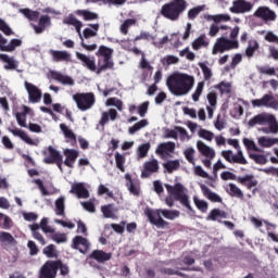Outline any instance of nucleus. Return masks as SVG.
I'll return each mask as SVG.
<instances>
[{
  "label": "nucleus",
  "mask_w": 278,
  "mask_h": 278,
  "mask_svg": "<svg viewBox=\"0 0 278 278\" xmlns=\"http://www.w3.org/2000/svg\"><path fill=\"white\" fill-rule=\"evenodd\" d=\"M75 14L83 16L84 21H97L99 18V14L89 10H76Z\"/></svg>",
  "instance_id": "f704fd0d"
},
{
  "label": "nucleus",
  "mask_w": 278,
  "mask_h": 278,
  "mask_svg": "<svg viewBox=\"0 0 278 278\" xmlns=\"http://www.w3.org/2000/svg\"><path fill=\"white\" fill-rule=\"evenodd\" d=\"M275 121V115H270L268 113H260L252 117L248 125L250 127H255V125H268V123Z\"/></svg>",
  "instance_id": "f3484780"
},
{
  "label": "nucleus",
  "mask_w": 278,
  "mask_h": 278,
  "mask_svg": "<svg viewBox=\"0 0 278 278\" xmlns=\"http://www.w3.org/2000/svg\"><path fill=\"white\" fill-rule=\"evenodd\" d=\"M101 212L104 218H116V214H114V204H106L101 206Z\"/></svg>",
  "instance_id": "a18cd8bd"
},
{
  "label": "nucleus",
  "mask_w": 278,
  "mask_h": 278,
  "mask_svg": "<svg viewBox=\"0 0 278 278\" xmlns=\"http://www.w3.org/2000/svg\"><path fill=\"white\" fill-rule=\"evenodd\" d=\"M0 31H2L4 36H14V31L12 30L10 25H8V23H5V21H3L1 17H0Z\"/></svg>",
  "instance_id": "e2e57ef3"
},
{
  "label": "nucleus",
  "mask_w": 278,
  "mask_h": 278,
  "mask_svg": "<svg viewBox=\"0 0 278 278\" xmlns=\"http://www.w3.org/2000/svg\"><path fill=\"white\" fill-rule=\"evenodd\" d=\"M125 179L128 180V182L126 184V188H128L129 193L138 197V194H140V190H138V187L135 186L134 180L131 179V175L126 174Z\"/></svg>",
  "instance_id": "c03bdc74"
},
{
  "label": "nucleus",
  "mask_w": 278,
  "mask_h": 278,
  "mask_svg": "<svg viewBox=\"0 0 278 278\" xmlns=\"http://www.w3.org/2000/svg\"><path fill=\"white\" fill-rule=\"evenodd\" d=\"M132 25H136V20L134 18L126 20L119 27L121 33L124 34V36H127V34H129V27H131Z\"/></svg>",
  "instance_id": "6e6d98bb"
},
{
  "label": "nucleus",
  "mask_w": 278,
  "mask_h": 278,
  "mask_svg": "<svg viewBox=\"0 0 278 278\" xmlns=\"http://www.w3.org/2000/svg\"><path fill=\"white\" fill-rule=\"evenodd\" d=\"M0 60L7 63L4 65L5 71H16L18 68V63L8 54H0Z\"/></svg>",
  "instance_id": "473e14b6"
},
{
  "label": "nucleus",
  "mask_w": 278,
  "mask_h": 278,
  "mask_svg": "<svg viewBox=\"0 0 278 278\" xmlns=\"http://www.w3.org/2000/svg\"><path fill=\"white\" fill-rule=\"evenodd\" d=\"M240 43L238 40H230L225 37H219L213 46L212 54L217 55V53H225V51H231V49H238Z\"/></svg>",
  "instance_id": "6e6552de"
},
{
  "label": "nucleus",
  "mask_w": 278,
  "mask_h": 278,
  "mask_svg": "<svg viewBox=\"0 0 278 278\" xmlns=\"http://www.w3.org/2000/svg\"><path fill=\"white\" fill-rule=\"evenodd\" d=\"M194 153H197V151H195L194 148H192V147L187 148V149L184 151L185 159L187 160V162H189V164H192L193 166H194V164H195V161H194Z\"/></svg>",
  "instance_id": "4d7b16f0"
},
{
  "label": "nucleus",
  "mask_w": 278,
  "mask_h": 278,
  "mask_svg": "<svg viewBox=\"0 0 278 278\" xmlns=\"http://www.w3.org/2000/svg\"><path fill=\"white\" fill-rule=\"evenodd\" d=\"M125 155L116 152L115 153V164H116V168H118V170H121V173H125Z\"/></svg>",
  "instance_id": "3c124183"
},
{
  "label": "nucleus",
  "mask_w": 278,
  "mask_h": 278,
  "mask_svg": "<svg viewBox=\"0 0 278 278\" xmlns=\"http://www.w3.org/2000/svg\"><path fill=\"white\" fill-rule=\"evenodd\" d=\"M76 58L81 62L85 68H88L91 73H97V61L94 60V56L90 58L84 53L76 52Z\"/></svg>",
  "instance_id": "a211bd4d"
},
{
  "label": "nucleus",
  "mask_w": 278,
  "mask_h": 278,
  "mask_svg": "<svg viewBox=\"0 0 278 278\" xmlns=\"http://www.w3.org/2000/svg\"><path fill=\"white\" fill-rule=\"evenodd\" d=\"M268 155H270V153H267V154H260V153H253V152L249 153L250 160H253V162H255V164H258L260 166H264V164H268Z\"/></svg>",
  "instance_id": "2f4dec72"
},
{
  "label": "nucleus",
  "mask_w": 278,
  "mask_h": 278,
  "mask_svg": "<svg viewBox=\"0 0 278 278\" xmlns=\"http://www.w3.org/2000/svg\"><path fill=\"white\" fill-rule=\"evenodd\" d=\"M193 202L195 204V207H198L200 212H202L203 214L207 212V202H205L204 200H199L197 197L193 198Z\"/></svg>",
  "instance_id": "69168bd1"
},
{
  "label": "nucleus",
  "mask_w": 278,
  "mask_h": 278,
  "mask_svg": "<svg viewBox=\"0 0 278 278\" xmlns=\"http://www.w3.org/2000/svg\"><path fill=\"white\" fill-rule=\"evenodd\" d=\"M58 261H47L40 268V278H55L58 277Z\"/></svg>",
  "instance_id": "1a4fd4ad"
},
{
  "label": "nucleus",
  "mask_w": 278,
  "mask_h": 278,
  "mask_svg": "<svg viewBox=\"0 0 278 278\" xmlns=\"http://www.w3.org/2000/svg\"><path fill=\"white\" fill-rule=\"evenodd\" d=\"M253 16L261 18L265 23L277 21V13H275V11L270 10L268 7H258Z\"/></svg>",
  "instance_id": "ddd939ff"
},
{
  "label": "nucleus",
  "mask_w": 278,
  "mask_h": 278,
  "mask_svg": "<svg viewBox=\"0 0 278 278\" xmlns=\"http://www.w3.org/2000/svg\"><path fill=\"white\" fill-rule=\"evenodd\" d=\"M63 156L60 154V151L55 150L52 146L48 147V156L43 159L45 164H55Z\"/></svg>",
  "instance_id": "a878e982"
},
{
  "label": "nucleus",
  "mask_w": 278,
  "mask_h": 278,
  "mask_svg": "<svg viewBox=\"0 0 278 278\" xmlns=\"http://www.w3.org/2000/svg\"><path fill=\"white\" fill-rule=\"evenodd\" d=\"M96 55L98 58L97 75H101L105 71H114V49L100 46Z\"/></svg>",
  "instance_id": "7ed1b4c3"
},
{
  "label": "nucleus",
  "mask_w": 278,
  "mask_h": 278,
  "mask_svg": "<svg viewBox=\"0 0 278 278\" xmlns=\"http://www.w3.org/2000/svg\"><path fill=\"white\" fill-rule=\"evenodd\" d=\"M218 218H227V212L220 208H213L206 216V220H218Z\"/></svg>",
  "instance_id": "4c0bfd02"
},
{
  "label": "nucleus",
  "mask_w": 278,
  "mask_h": 278,
  "mask_svg": "<svg viewBox=\"0 0 278 278\" xmlns=\"http://www.w3.org/2000/svg\"><path fill=\"white\" fill-rule=\"evenodd\" d=\"M179 160H174V161H167L166 163H163V167L167 173H173L174 170H179Z\"/></svg>",
  "instance_id": "09e8293b"
},
{
  "label": "nucleus",
  "mask_w": 278,
  "mask_h": 278,
  "mask_svg": "<svg viewBox=\"0 0 278 278\" xmlns=\"http://www.w3.org/2000/svg\"><path fill=\"white\" fill-rule=\"evenodd\" d=\"M53 62H71V53L67 51L49 50Z\"/></svg>",
  "instance_id": "b1692460"
},
{
  "label": "nucleus",
  "mask_w": 278,
  "mask_h": 278,
  "mask_svg": "<svg viewBox=\"0 0 278 278\" xmlns=\"http://www.w3.org/2000/svg\"><path fill=\"white\" fill-rule=\"evenodd\" d=\"M116 118H118V112L115 109H110L102 113L99 125H101V127H105L110 121H115Z\"/></svg>",
  "instance_id": "393cba45"
},
{
  "label": "nucleus",
  "mask_w": 278,
  "mask_h": 278,
  "mask_svg": "<svg viewBox=\"0 0 278 278\" xmlns=\"http://www.w3.org/2000/svg\"><path fill=\"white\" fill-rule=\"evenodd\" d=\"M243 144L248 151H256V153H262V149L257 148V146L255 144V141H253L251 139L244 138Z\"/></svg>",
  "instance_id": "bf43d9fd"
},
{
  "label": "nucleus",
  "mask_w": 278,
  "mask_h": 278,
  "mask_svg": "<svg viewBox=\"0 0 278 278\" xmlns=\"http://www.w3.org/2000/svg\"><path fill=\"white\" fill-rule=\"evenodd\" d=\"M40 229H42L43 233H55V230L49 226V219L43 217L39 224Z\"/></svg>",
  "instance_id": "13d9d810"
},
{
  "label": "nucleus",
  "mask_w": 278,
  "mask_h": 278,
  "mask_svg": "<svg viewBox=\"0 0 278 278\" xmlns=\"http://www.w3.org/2000/svg\"><path fill=\"white\" fill-rule=\"evenodd\" d=\"M0 227L2 229H12V218L3 213H0Z\"/></svg>",
  "instance_id": "603ef678"
},
{
  "label": "nucleus",
  "mask_w": 278,
  "mask_h": 278,
  "mask_svg": "<svg viewBox=\"0 0 278 278\" xmlns=\"http://www.w3.org/2000/svg\"><path fill=\"white\" fill-rule=\"evenodd\" d=\"M160 170V163L157 159H153L143 164V170L141 172V177L143 179L149 178L153 175V173H157Z\"/></svg>",
  "instance_id": "dca6fc26"
},
{
  "label": "nucleus",
  "mask_w": 278,
  "mask_h": 278,
  "mask_svg": "<svg viewBox=\"0 0 278 278\" xmlns=\"http://www.w3.org/2000/svg\"><path fill=\"white\" fill-rule=\"evenodd\" d=\"M35 34H42L47 27H51V16L49 15H41L39 17L38 25H31Z\"/></svg>",
  "instance_id": "4be33fe9"
},
{
  "label": "nucleus",
  "mask_w": 278,
  "mask_h": 278,
  "mask_svg": "<svg viewBox=\"0 0 278 278\" xmlns=\"http://www.w3.org/2000/svg\"><path fill=\"white\" fill-rule=\"evenodd\" d=\"M216 90H219L220 94H231V84L222 81L214 86Z\"/></svg>",
  "instance_id": "de8ad7c7"
},
{
  "label": "nucleus",
  "mask_w": 278,
  "mask_h": 278,
  "mask_svg": "<svg viewBox=\"0 0 278 278\" xmlns=\"http://www.w3.org/2000/svg\"><path fill=\"white\" fill-rule=\"evenodd\" d=\"M156 212H159V214H161L167 220H175V218H179V216L181 214L177 210L170 211V210H166V208H164V210L160 208V210H156Z\"/></svg>",
  "instance_id": "72a5a7b5"
},
{
  "label": "nucleus",
  "mask_w": 278,
  "mask_h": 278,
  "mask_svg": "<svg viewBox=\"0 0 278 278\" xmlns=\"http://www.w3.org/2000/svg\"><path fill=\"white\" fill-rule=\"evenodd\" d=\"M60 129L63 132L66 140H71L72 142H77V136H75V132H73L71 128L66 126V124H60Z\"/></svg>",
  "instance_id": "ea45409f"
},
{
  "label": "nucleus",
  "mask_w": 278,
  "mask_h": 278,
  "mask_svg": "<svg viewBox=\"0 0 278 278\" xmlns=\"http://www.w3.org/2000/svg\"><path fill=\"white\" fill-rule=\"evenodd\" d=\"M89 260H94L98 264H105V262L112 260V253H108L103 250H93L89 254Z\"/></svg>",
  "instance_id": "aec40b11"
},
{
  "label": "nucleus",
  "mask_w": 278,
  "mask_h": 278,
  "mask_svg": "<svg viewBox=\"0 0 278 278\" xmlns=\"http://www.w3.org/2000/svg\"><path fill=\"white\" fill-rule=\"evenodd\" d=\"M70 192L71 194H76L78 199H88L90 197V192H88V189L81 182L72 185Z\"/></svg>",
  "instance_id": "5701e85b"
},
{
  "label": "nucleus",
  "mask_w": 278,
  "mask_h": 278,
  "mask_svg": "<svg viewBox=\"0 0 278 278\" xmlns=\"http://www.w3.org/2000/svg\"><path fill=\"white\" fill-rule=\"evenodd\" d=\"M149 149H151V143H142L141 146H139L138 156L140 159L147 157V155L149 154Z\"/></svg>",
  "instance_id": "0e129e2a"
},
{
  "label": "nucleus",
  "mask_w": 278,
  "mask_h": 278,
  "mask_svg": "<svg viewBox=\"0 0 278 278\" xmlns=\"http://www.w3.org/2000/svg\"><path fill=\"white\" fill-rule=\"evenodd\" d=\"M72 249L79 251V253L86 254L88 251H90V241L81 236H76L73 238Z\"/></svg>",
  "instance_id": "4468645a"
},
{
  "label": "nucleus",
  "mask_w": 278,
  "mask_h": 278,
  "mask_svg": "<svg viewBox=\"0 0 278 278\" xmlns=\"http://www.w3.org/2000/svg\"><path fill=\"white\" fill-rule=\"evenodd\" d=\"M165 188L169 197H174L175 201H179L189 212H193L192 205H190V198L186 194V188H184L181 182H177L175 186L165 185Z\"/></svg>",
  "instance_id": "39448f33"
},
{
  "label": "nucleus",
  "mask_w": 278,
  "mask_h": 278,
  "mask_svg": "<svg viewBox=\"0 0 278 278\" xmlns=\"http://www.w3.org/2000/svg\"><path fill=\"white\" fill-rule=\"evenodd\" d=\"M175 152V142L168 141L165 143H160L155 150L157 155H164V153H174Z\"/></svg>",
  "instance_id": "7c9ffc66"
},
{
  "label": "nucleus",
  "mask_w": 278,
  "mask_h": 278,
  "mask_svg": "<svg viewBox=\"0 0 278 278\" xmlns=\"http://www.w3.org/2000/svg\"><path fill=\"white\" fill-rule=\"evenodd\" d=\"M197 147L198 151H200L201 155H203L204 157L214 160V157L216 156V152H214V150L205 144L203 141H198Z\"/></svg>",
  "instance_id": "bb28decb"
},
{
  "label": "nucleus",
  "mask_w": 278,
  "mask_h": 278,
  "mask_svg": "<svg viewBox=\"0 0 278 278\" xmlns=\"http://www.w3.org/2000/svg\"><path fill=\"white\" fill-rule=\"evenodd\" d=\"M186 10H188V2L186 0H170L162 5L160 14L163 18L175 23L181 18Z\"/></svg>",
  "instance_id": "f03ea898"
},
{
  "label": "nucleus",
  "mask_w": 278,
  "mask_h": 278,
  "mask_svg": "<svg viewBox=\"0 0 278 278\" xmlns=\"http://www.w3.org/2000/svg\"><path fill=\"white\" fill-rule=\"evenodd\" d=\"M21 45H23V41H21V39H11V41L7 46L0 45V51L12 53V51H15L16 47H21Z\"/></svg>",
  "instance_id": "e433bc0d"
},
{
  "label": "nucleus",
  "mask_w": 278,
  "mask_h": 278,
  "mask_svg": "<svg viewBox=\"0 0 278 278\" xmlns=\"http://www.w3.org/2000/svg\"><path fill=\"white\" fill-rule=\"evenodd\" d=\"M21 13L28 20V21H38L40 18V12L33 11L30 9H21Z\"/></svg>",
  "instance_id": "37998d69"
},
{
  "label": "nucleus",
  "mask_w": 278,
  "mask_h": 278,
  "mask_svg": "<svg viewBox=\"0 0 278 278\" xmlns=\"http://www.w3.org/2000/svg\"><path fill=\"white\" fill-rule=\"evenodd\" d=\"M24 86L28 92L30 103H40V99H42V91H40L36 85L28 81H25Z\"/></svg>",
  "instance_id": "2eb2a0df"
},
{
  "label": "nucleus",
  "mask_w": 278,
  "mask_h": 278,
  "mask_svg": "<svg viewBox=\"0 0 278 278\" xmlns=\"http://www.w3.org/2000/svg\"><path fill=\"white\" fill-rule=\"evenodd\" d=\"M263 100V105L265 108H273L274 110H277L278 108V100H275V98L270 94H265L261 98Z\"/></svg>",
  "instance_id": "a19ab883"
},
{
  "label": "nucleus",
  "mask_w": 278,
  "mask_h": 278,
  "mask_svg": "<svg viewBox=\"0 0 278 278\" xmlns=\"http://www.w3.org/2000/svg\"><path fill=\"white\" fill-rule=\"evenodd\" d=\"M88 27H91V28H85L83 31V36L84 38H86V40H88V38H94V36H97V31H99L100 25L98 23L88 24Z\"/></svg>",
  "instance_id": "c9c22d12"
},
{
  "label": "nucleus",
  "mask_w": 278,
  "mask_h": 278,
  "mask_svg": "<svg viewBox=\"0 0 278 278\" xmlns=\"http://www.w3.org/2000/svg\"><path fill=\"white\" fill-rule=\"evenodd\" d=\"M226 192L227 194H229V197H232L235 199H244V193L242 192V189L236 186V184L233 182L228 184Z\"/></svg>",
  "instance_id": "c85d7f7f"
},
{
  "label": "nucleus",
  "mask_w": 278,
  "mask_h": 278,
  "mask_svg": "<svg viewBox=\"0 0 278 278\" xmlns=\"http://www.w3.org/2000/svg\"><path fill=\"white\" fill-rule=\"evenodd\" d=\"M148 125H149L148 119H141L137 122L134 126L129 127L128 132L130 134V136H134L136 131H140V129H143V127H147Z\"/></svg>",
  "instance_id": "49530a36"
},
{
  "label": "nucleus",
  "mask_w": 278,
  "mask_h": 278,
  "mask_svg": "<svg viewBox=\"0 0 278 278\" xmlns=\"http://www.w3.org/2000/svg\"><path fill=\"white\" fill-rule=\"evenodd\" d=\"M201 47H210V41H206L205 35H201L192 42V49L199 51Z\"/></svg>",
  "instance_id": "79ce46f5"
},
{
  "label": "nucleus",
  "mask_w": 278,
  "mask_h": 278,
  "mask_svg": "<svg viewBox=\"0 0 278 278\" xmlns=\"http://www.w3.org/2000/svg\"><path fill=\"white\" fill-rule=\"evenodd\" d=\"M106 105H114L119 112L123 111V101L118 98H109Z\"/></svg>",
  "instance_id": "338daca9"
},
{
  "label": "nucleus",
  "mask_w": 278,
  "mask_h": 278,
  "mask_svg": "<svg viewBox=\"0 0 278 278\" xmlns=\"http://www.w3.org/2000/svg\"><path fill=\"white\" fill-rule=\"evenodd\" d=\"M65 206H64V198H59L55 200V214L56 216H65Z\"/></svg>",
  "instance_id": "864d4df0"
},
{
  "label": "nucleus",
  "mask_w": 278,
  "mask_h": 278,
  "mask_svg": "<svg viewBox=\"0 0 278 278\" xmlns=\"http://www.w3.org/2000/svg\"><path fill=\"white\" fill-rule=\"evenodd\" d=\"M201 12H203V7L198 5V7L190 9L188 11L187 16H188L189 21H194V18H197V16H199V14H201Z\"/></svg>",
  "instance_id": "052dcab7"
},
{
  "label": "nucleus",
  "mask_w": 278,
  "mask_h": 278,
  "mask_svg": "<svg viewBox=\"0 0 278 278\" xmlns=\"http://www.w3.org/2000/svg\"><path fill=\"white\" fill-rule=\"evenodd\" d=\"M220 178L223 179V181H229V179L231 181H237L238 184H240L241 186H245V188H248V190H251L252 188H255L257 186V179H255V176L251 175V174H247L245 176H236V174L231 173V172H223L220 174Z\"/></svg>",
  "instance_id": "423d86ee"
},
{
  "label": "nucleus",
  "mask_w": 278,
  "mask_h": 278,
  "mask_svg": "<svg viewBox=\"0 0 278 278\" xmlns=\"http://www.w3.org/2000/svg\"><path fill=\"white\" fill-rule=\"evenodd\" d=\"M203 88H205V81L198 83V86L195 88V91L192 93V100L199 101L201 94H203Z\"/></svg>",
  "instance_id": "680f3d73"
},
{
  "label": "nucleus",
  "mask_w": 278,
  "mask_h": 278,
  "mask_svg": "<svg viewBox=\"0 0 278 278\" xmlns=\"http://www.w3.org/2000/svg\"><path fill=\"white\" fill-rule=\"evenodd\" d=\"M166 86L174 97H186L194 88V76L175 72L167 77Z\"/></svg>",
  "instance_id": "f257e3e1"
},
{
  "label": "nucleus",
  "mask_w": 278,
  "mask_h": 278,
  "mask_svg": "<svg viewBox=\"0 0 278 278\" xmlns=\"http://www.w3.org/2000/svg\"><path fill=\"white\" fill-rule=\"evenodd\" d=\"M251 10H253V3L247 0H235L230 8L232 14H247L251 12Z\"/></svg>",
  "instance_id": "f8f14e48"
},
{
  "label": "nucleus",
  "mask_w": 278,
  "mask_h": 278,
  "mask_svg": "<svg viewBox=\"0 0 278 278\" xmlns=\"http://www.w3.org/2000/svg\"><path fill=\"white\" fill-rule=\"evenodd\" d=\"M146 216L149 218V222L151 225H155L159 229H164L165 227H168L169 223L164 220L162 218V215L157 211H153L151 208L146 210L144 212Z\"/></svg>",
  "instance_id": "9d476101"
},
{
  "label": "nucleus",
  "mask_w": 278,
  "mask_h": 278,
  "mask_svg": "<svg viewBox=\"0 0 278 278\" xmlns=\"http://www.w3.org/2000/svg\"><path fill=\"white\" fill-rule=\"evenodd\" d=\"M9 131L17 138H21V140L26 142V144H29L30 147H38V140L34 141V139H31L29 135L24 130H21L18 128H9Z\"/></svg>",
  "instance_id": "412c9836"
},
{
  "label": "nucleus",
  "mask_w": 278,
  "mask_h": 278,
  "mask_svg": "<svg viewBox=\"0 0 278 278\" xmlns=\"http://www.w3.org/2000/svg\"><path fill=\"white\" fill-rule=\"evenodd\" d=\"M48 79H53V81H59V84H62L63 86H75V80L73 77L68 75H64L61 72L51 70L47 74Z\"/></svg>",
  "instance_id": "9b49d317"
},
{
  "label": "nucleus",
  "mask_w": 278,
  "mask_h": 278,
  "mask_svg": "<svg viewBox=\"0 0 278 278\" xmlns=\"http://www.w3.org/2000/svg\"><path fill=\"white\" fill-rule=\"evenodd\" d=\"M257 49H260V43L257 42V40H255V39L250 40L248 43V47L245 49L247 58H253V55H255V51H257Z\"/></svg>",
  "instance_id": "58836bf2"
},
{
  "label": "nucleus",
  "mask_w": 278,
  "mask_h": 278,
  "mask_svg": "<svg viewBox=\"0 0 278 278\" xmlns=\"http://www.w3.org/2000/svg\"><path fill=\"white\" fill-rule=\"evenodd\" d=\"M73 101H75L80 112H86L88 110H91L92 105H94V103L97 102V99L94 98V93L92 92H78L73 96Z\"/></svg>",
  "instance_id": "0eeeda50"
},
{
  "label": "nucleus",
  "mask_w": 278,
  "mask_h": 278,
  "mask_svg": "<svg viewBox=\"0 0 278 278\" xmlns=\"http://www.w3.org/2000/svg\"><path fill=\"white\" fill-rule=\"evenodd\" d=\"M65 155L64 165L67 168H75V162H77V157H79V152L75 149H65L63 151Z\"/></svg>",
  "instance_id": "6ab92c4d"
},
{
  "label": "nucleus",
  "mask_w": 278,
  "mask_h": 278,
  "mask_svg": "<svg viewBox=\"0 0 278 278\" xmlns=\"http://www.w3.org/2000/svg\"><path fill=\"white\" fill-rule=\"evenodd\" d=\"M199 66L203 73L204 81H210L214 75L212 73V68H210V66H207L205 63H199Z\"/></svg>",
  "instance_id": "5fc2aeb1"
},
{
  "label": "nucleus",
  "mask_w": 278,
  "mask_h": 278,
  "mask_svg": "<svg viewBox=\"0 0 278 278\" xmlns=\"http://www.w3.org/2000/svg\"><path fill=\"white\" fill-rule=\"evenodd\" d=\"M207 20L214 21V23H227L231 21V16L229 14L208 15Z\"/></svg>",
  "instance_id": "8fccbe9b"
},
{
  "label": "nucleus",
  "mask_w": 278,
  "mask_h": 278,
  "mask_svg": "<svg viewBox=\"0 0 278 278\" xmlns=\"http://www.w3.org/2000/svg\"><path fill=\"white\" fill-rule=\"evenodd\" d=\"M201 190L204 197H206L208 201H212V203H223V198H220V195H218L217 193L212 192V190H210L207 186L201 185Z\"/></svg>",
  "instance_id": "c756f323"
},
{
  "label": "nucleus",
  "mask_w": 278,
  "mask_h": 278,
  "mask_svg": "<svg viewBox=\"0 0 278 278\" xmlns=\"http://www.w3.org/2000/svg\"><path fill=\"white\" fill-rule=\"evenodd\" d=\"M228 144L233 147V149H237V154H233V151L231 150H224L222 151V157H224V160L229 164H241L247 166L249 161L244 157V153H242V150L240 149V142L238 139H228Z\"/></svg>",
  "instance_id": "20e7f679"
},
{
  "label": "nucleus",
  "mask_w": 278,
  "mask_h": 278,
  "mask_svg": "<svg viewBox=\"0 0 278 278\" xmlns=\"http://www.w3.org/2000/svg\"><path fill=\"white\" fill-rule=\"evenodd\" d=\"M0 242L2 247H16V244H18V241L14 239V236L5 231H0Z\"/></svg>",
  "instance_id": "cd10ccee"
},
{
  "label": "nucleus",
  "mask_w": 278,
  "mask_h": 278,
  "mask_svg": "<svg viewBox=\"0 0 278 278\" xmlns=\"http://www.w3.org/2000/svg\"><path fill=\"white\" fill-rule=\"evenodd\" d=\"M43 255L48 257H58V252L55 251V245L49 244L43 249Z\"/></svg>",
  "instance_id": "774afa93"
}]
</instances>
